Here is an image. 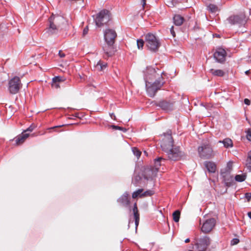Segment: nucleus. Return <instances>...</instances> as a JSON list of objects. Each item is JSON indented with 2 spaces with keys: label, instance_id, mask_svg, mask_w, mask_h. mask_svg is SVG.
<instances>
[{
  "label": "nucleus",
  "instance_id": "nucleus-1",
  "mask_svg": "<svg viewBox=\"0 0 251 251\" xmlns=\"http://www.w3.org/2000/svg\"><path fill=\"white\" fill-rule=\"evenodd\" d=\"M170 130L164 133V138L162 139L161 147L168 155L170 160L177 161L185 156L184 152L181 151L179 147L173 148L174 141Z\"/></svg>",
  "mask_w": 251,
  "mask_h": 251
},
{
  "label": "nucleus",
  "instance_id": "nucleus-2",
  "mask_svg": "<svg viewBox=\"0 0 251 251\" xmlns=\"http://www.w3.org/2000/svg\"><path fill=\"white\" fill-rule=\"evenodd\" d=\"M63 22L64 19L62 17L52 14L49 18L50 25L47 29V32L49 34H53L57 33L58 27Z\"/></svg>",
  "mask_w": 251,
  "mask_h": 251
},
{
  "label": "nucleus",
  "instance_id": "nucleus-3",
  "mask_svg": "<svg viewBox=\"0 0 251 251\" xmlns=\"http://www.w3.org/2000/svg\"><path fill=\"white\" fill-rule=\"evenodd\" d=\"M146 45L148 49L152 51H156L158 50L160 43L154 35L151 33H148L145 36Z\"/></svg>",
  "mask_w": 251,
  "mask_h": 251
},
{
  "label": "nucleus",
  "instance_id": "nucleus-4",
  "mask_svg": "<svg viewBox=\"0 0 251 251\" xmlns=\"http://www.w3.org/2000/svg\"><path fill=\"white\" fill-rule=\"evenodd\" d=\"M110 20L109 11L106 9L100 11L95 19L96 25L100 27L107 24Z\"/></svg>",
  "mask_w": 251,
  "mask_h": 251
},
{
  "label": "nucleus",
  "instance_id": "nucleus-5",
  "mask_svg": "<svg viewBox=\"0 0 251 251\" xmlns=\"http://www.w3.org/2000/svg\"><path fill=\"white\" fill-rule=\"evenodd\" d=\"M22 83L18 76H14L8 81V90L11 94L18 93L22 87Z\"/></svg>",
  "mask_w": 251,
  "mask_h": 251
},
{
  "label": "nucleus",
  "instance_id": "nucleus-6",
  "mask_svg": "<svg viewBox=\"0 0 251 251\" xmlns=\"http://www.w3.org/2000/svg\"><path fill=\"white\" fill-rule=\"evenodd\" d=\"M164 82L163 81L162 76L159 77L158 79L154 82L152 83L150 86L147 85V91L148 95L150 97H153L158 90H160L163 85Z\"/></svg>",
  "mask_w": 251,
  "mask_h": 251
},
{
  "label": "nucleus",
  "instance_id": "nucleus-7",
  "mask_svg": "<svg viewBox=\"0 0 251 251\" xmlns=\"http://www.w3.org/2000/svg\"><path fill=\"white\" fill-rule=\"evenodd\" d=\"M198 152L201 158L209 159L214 156L212 148L209 144H203L198 148Z\"/></svg>",
  "mask_w": 251,
  "mask_h": 251
},
{
  "label": "nucleus",
  "instance_id": "nucleus-8",
  "mask_svg": "<svg viewBox=\"0 0 251 251\" xmlns=\"http://www.w3.org/2000/svg\"><path fill=\"white\" fill-rule=\"evenodd\" d=\"M211 242V240L210 237L204 236L198 239L195 245L198 251H206Z\"/></svg>",
  "mask_w": 251,
  "mask_h": 251
},
{
  "label": "nucleus",
  "instance_id": "nucleus-9",
  "mask_svg": "<svg viewBox=\"0 0 251 251\" xmlns=\"http://www.w3.org/2000/svg\"><path fill=\"white\" fill-rule=\"evenodd\" d=\"M227 22L232 25H237L239 26L244 25L247 22L246 17L244 14L232 15L228 17Z\"/></svg>",
  "mask_w": 251,
  "mask_h": 251
},
{
  "label": "nucleus",
  "instance_id": "nucleus-10",
  "mask_svg": "<svg viewBox=\"0 0 251 251\" xmlns=\"http://www.w3.org/2000/svg\"><path fill=\"white\" fill-rule=\"evenodd\" d=\"M116 37L117 33L113 29H107L104 32V40L107 44L113 45Z\"/></svg>",
  "mask_w": 251,
  "mask_h": 251
},
{
  "label": "nucleus",
  "instance_id": "nucleus-11",
  "mask_svg": "<svg viewBox=\"0 0 251 251\" xmlns=\"http://www.w3.org/2000/svg\"><path fill=\"white\" fill-rule=\"evenodd\" d=\"M232 162L229 161L227 163L225 170L221 172V175L227 185L228 183H230V181L232 180V177L230 176V173L232 169Z\"/></svg>",
  "mask_w": 251,
  "mask_h": 251
},
{
  "label": "nucleus",
  "instance_id": "nucleus-12",
  "mask_svg": "<svg viewBox=\"0 0 251 251\" xmlns=\"http://www.w3.org/2000/svg\"><path fill=\"white\" fill-rule=\"evenodd\" d=\"M157 172L156 169H154L152 166H150L145 168L143 176L144 178L147 180H152L156 176Z\"/></svg>",
  "mask_w": 251,
  "mask_h": 251
},
{
  "label": "nucleus",
  "instance_id": "nucleus-13",
  "mask_svg": "<svg viewBox=\"0 0 251 251\" xmlns=\"http://www.w3.org/2000/svg\"><path fill=\"white\" fill-rule=\"evenodd\" d=\"M216 224L215 220L214 218H210L206 220L203 224L201 230L204 233L210 232Z\"/></svg>",
  "mask_w": 251,
  "mask_h": 251
},
{
  "label": "nucleus",
  "instance_id": "nucleus-14",
  "mask_svg": "<svg viewBox=\"0 0 251 251\" xmlns=\"http://www.w3.org/2000/svg\"><path fill=\"white\" fill-rule=\"evenodd\" d=\"M214 58L219 63H223L226 60V51L222 48L217 49L214 53Z\"/></svg>",
  "mask_w": 251,
  "mask_h": 251
},
{
  "label": "nucleus",
  "instance_id": "nucleus-15",
  "mask_svg": "<svg viewBox=\"0 0 251 251\" xmlns=\"http://www.w3.org/2000/svg\"><path fill=\"white\" fill-rule=\"evenodd\" d=\"M104 51V57L107 58L112 56L115 52V50L114 48L113 45H110L106 43L103 47Z\"/></svg>",
  "mask_w": 251,
  "mask_h": 251
},
{
  "label": "nucleus",
  "instance_id": "nucleus-16",
  "mask_svg": "<svg viewBox=\"0 0 251 251\" xmlns=\"http://www.w3.org/2000/svg\"><path fill=\"white\" fill-rule=\"evenodd\" d=\"M157 75V73L154 68L151 67H148L146 69V71L145 72V76L146 79H152L153 78H156ZM157 75L159 76V74H157Z\"/></svg>",
  "mask_w": 251,
  "mask_h": 251
},
{
  "label": "nucleus",
  "instance_id": "nucleus-17",
  "mask_svg": "<svg viewBox=\"0 0 251 251\" xmlns=\"http://www.w3.org/2000/svg\"><path fill=\"white\" fill-rule=\"evenodd\" d=\"M28 136L29 133L23 132L22 134L15 137L14 140L17 145H20L25 141Z\"/></svg>",
  "mask_w": 251,
  "mask_h": 251
},
{
  "label": "nucleus",
  "instance_id": "nucleus-18",
  "mask_svg": "<svg viewBox=\"0 0 251 251\" xmlns=\"http://www.w3.org/2000/svg\"><path fill=\"white\" fill-rule=\"evenodd\" d=\"M118 201L124 206H128L130 203V200L128 198V193L127 192L124 193V194L118 200Z\"/></svg>",
  "mask_w": 251,
  "mask_h": 251
},
{
  "label": "nucleus",
  "instance_id": "nucleus-19",
  "mask_svg": "<svg viewBox=\"0 0 251 251\" xmlns=\"http://www.w3.org/2000/svg\"><path fill=\"white\" fill-rule=\"evenodd\" d=\"M132 211L133 213L134 219L135 220V224L136 226V228H137L139 223L140 214L139 211L138 210L137 203L136 202L134 204Z\"/></svg>",
  "mask_w": 251,
  "mask_h": 251
},
{
  "label": "nucleus",
  "instance_id": "nucleus-20",
  "mask_svg": "<svg viewBox=\"0 0 251 251\" xmlns=\"http://www.w3.org/2000/svg\"><path fill=\"white\" fill-rule=\"evenodd\" d=\"M173 103L166 100L159 101L157 105L163 110H171L172 108Z\"/></svg>",
  "mask_w": 251,
  "mask_h": 251
},
{
  "label": "nucleus",
  "instance_id": "nucleus-21",
  "mask_svg": "<svg viewBox=\"0 0 251 251\" xmlns=\"http://www.w3.org/2000/svg\"><path fill=\"white\" fill-rule=\"evenodd\" d=\"M205 168L210 173H215L216 170V164L211 161H205L204 163Z\"/></svg>",
  "mask_w": 251,
  "mask_h": 251
},
{
  "label": "nucleus",
  "instance_id": "nucleus-22",
  "mask_svg": "<svg viewBox=\"0 0 251 251\" xmlns=\"http://www.w3.org/2000/svg\"><path fill=\"white\" fill-rule=\"evenodd\" d=\"M165 159L160 157L154 159V166H152L154 169H156L157 171L158 172L160 166L163 164V163L165 162Z\"/></svg>",
  "mask_w": 251,
  "mask_h": 251
},
{
  "label": "nucleus",
  "instance_id": "nucleus-23",
  "mask_svg": "<svg viewBox=\"0 0 251 251\" xmlns=\"http://www.w3.org/2000/svg\"><path fill=\"white\" fill-rule=\"evenodd\" d=\"M174 24L176 26H180L182 25L184 21V18L180 15H175L173 18Z\"/></svg>",
  "mask_w": 251,
  "mask_h": 251
},
{
  "label": "nucleus",
  "instance_id": "nucleus-24",
  "mask_svg": "<svg viewBox=\"0 0 251 251\" xmlns=\"http://www.w3.org/2000/svg\"><path fill=\"white\" fill-rule=\"evenodd\" d=\"M219 143H223L225 148H231L233 147V142L231 139L226 138L223 141H219Z\"/></svg>",
  "mask_w": 251,
  "mask_h": 251
},
{
  "label": "nucleus",
  "instance_id": "nucleus-25",
  "mask_svg": "<svg viewBox=\"0 0 251 251\" xmlns=\"http://www.w3.org/2000/svg\"><path fill=\"white\" fill-rule=\"evenodd\" d=\"M210 73L215 76H223L225 75V73L222 70H215L211 69L210 70Z\"/></svg>",
  "mask_w": 251,
  "mask_h": 251
},
{
  "label": "nucleus",
  "instance_id": "nucleus-26",
  "mask_svg": "<svg viewBox=\"0 0 251 251\" xmlns=\"http://www.w3.org/2000/svg\"><path fill=\"white\" fill-rule=\"evenodd\" d=\"M107 67V63L102 62L100 60L98 61L95 65V68L99 71H103Z\"/></svg>",
  "mask_w": 251,
  "mask_h": 251
},
{
  "label": "nucleus",
  "instance_id": "nucleus-27",
  "mask_svg": "<svg viewBox=\"0 0 251 251\" xmlns=\"http://www.w3.org/2000/svg\"><path fill=\"white\" fill-rule=\"evenodd\" d=\"M207 9L212 13H216L219 10L218 7L213 4H209L207 7Z\"/></svg>",
  "mask_w": 251,
  "mask_h": 251
},
{
  "label": "nucleus",
  "instance_id": "nucleus-28",
  "mask_svg": "<svg viewBox=\"0 0 251 251\" xmlns=\"http://www.w3.org/2000/svg\"><path fill=\"white\" fill-rule=\"evenodd\" d=\"M180 215V211L178 210L175 211L173 213L174 221L177 223L179 221Z\"/></svg>",
  "mask_w": 251,
  "mask_h": 251
},
{
  "label": "nucleus",
  "instance_id": "nucleus-29",
  "mask_svg": "<svg viewBox=\"0 0 251 251\" xmlns=\"http://www.w3.org/2000/svg\"><path fill=\"white\" fill-rule=\"evenodd\" d=\"M143 192V189H139L137 190V191L134 192L132 194V197L133 199H135L137 198L138 197H139L140 198H142V194Z\"/></svg>",
  "mask_w": 251,
  "mask_h": 251
},
{
  "label": "nucleus",
  "instance_id": "nucleus-30",
  "mask_svg": "<svg viewBox=\"0 0 251 251\" xmlns=\"http://www.w3.org/2000/svg\"><path fill=\"white\" fill-rule=\"evenodd\" d=\"M246 176L245 175H237L235 176V179L238 182H242L246 179Z\"/></svg>",
  "mask_w": 251,
  "mask_h": 251
},
{
  "label": "nucleus",
  "instance_id": "nucleus-31",
  "mask_svg": "<svg viewBox=\"0 0 251 251\" xmlns=\"http://www.w3.org/2000/svg\"><path fill=\"white\" fill-rule=\"evenodd\" d=\"M141 179V177L139 175H136L134 176V179L132 180V182L136 186L139 185L140 181Z\"/></svg>",
  "mask_w": 251,
  "mask_h": 251
},
{
  "label": "nucleus",
  "instance_id": "nucleus-32",
  "mask_svg": "<svg viewBox=\"0 0 251 251\" xmlns=\"http://www.w3.org/2000/svg\"><path fill=\"white\" fill-rule=\"evenodd\" d=\"M154 194V192L152 190H148L146 191L145 192H143L142 194V198L146 197H149L151 196Z\"/></svg>",
  "mask_w": 251,
  "mask_h": 251
},
{
  "label": "nucleus",
  "instance_id": "nucleus-33",
  "mask_svg": "<svg viewBox=\"0 0 251 251\" xmlns=\"http://www.w3.org/2000/svg\"><path fill=\"white\" fill-rule=\"evenodd\" d=\"M132 151L133 154L138 158L140 157L141 152L135 147L132 148Z\"/></svg>",
  "mask_w": 251,
  "mask_h": 251
},
{
  "label": "nucleus",
  "instance_id": "nucleus-34",
  "mask_svg": "<svg viewBox=\"0 0 251 251\" xmlns=\"http://www.w3.org/2000/svg\"><path fill=\"white\" fill-rule=\"evenodd\" d=\"M51 87L54 89H58L60 87V83L57 81H54L53 79H52Z\"/></svg>",
  "mask_w": 251,
  "mask_h": 251
},
{
  "label": "nucleus",
  "instance_id": "nucleus-35",
  "mask_svg": "<svg viewBox=\"0 0 251 251\" xmlns=\"http://www.w3.org/2000/svg\"><path fill=\"white\" fill-rule=\"evenodd\" d=\"M144 41L143 39H138L137 40V45L139 49H142L144 46Z\"/></svg>",
  "mask_w": 251,
  "mask_h": 251
},
{
  "label": "nucleus",
  "instance_id": "nucleus-36",
  "mask_svg": "<svg viewBox=\"0 0 251 251\" xmlns=\"http://www.w3.org/2000/svg\"><path fill=\"white\" fill-rule=\"evenodd\" d=\"M112 127L114 129H119V130H122L124 132L126 131V129L125 128H124V127H122L121 126H118L113 125V126H112Z\"/></svg>",
  "mask_w": 251,
  "mask_h": 251
},
{
  "label": "nucleus",
  "instance_id": "nucleus-37",
  "mask_svg": "<svg viewBox=\"0 0 251 251\" xmlns=\"http://www.w3.org/2000/svg\"><path fill=\"white\" fill-rule=\"evenodd\" d=\"M246 133H247V134H246L247 139L249 141H251V128H249L247 130Z\"/></svg>",
  "mask_w": 251,
  "mask_h": 251
},
{
  "label": "nucleus",
  "instance_id": "nucleus-38",
  "mask_svg": "<svg viewBox=\"0 0 251 251\" xmlns=\"http://www.w3.org/2000/svg\"><path fill=\"white\" fill-rule=\"evenodd\" d=\"M54 81H57L59 83L62 82L64 81L63 78L61 76H57L53 77L52 78Z\"/></svg>",
  "mask_w": 251,
  "mask_h": 251
},
{
  "label": "nucleus",
  "instance_id": "nucleus-39",
  "mask_svg": "<svg viewBox=\"0 0 251 251\" xmlns=\"http://www.w3.org/2000/svg\"><path fill=\"white\" fill-rule=\"evenodd\" d=\"M246 166L250 171H251V159L250 160L249 158L247 159Z\"/></svg>",
  "mask_w": 251,
  "mask_h": 251
},
{
  "label": "nucleus",
  "instance_id": "nucleus-40",
  "mask_svg": "<svg viewBox=\"0 0 251 251\" xmlns=\"http://www.w3.org/2000/svg\"><path fill=\"white\" fill-rule=\"evenodd\" d=\"M239 242V240L237 238H234L231 241V245H235L237 244Z\"/></svg>",
  "mask_w": 251,
  "mask_h": 251
},
{
  "label": "nucleus",
  "instance_id": "nucleus-41",
  "mask_svg": "<svg viewBox=\"0 0 251 251\" xmlns=\"http://www.w3.org/2000/svg\"><path fill=\"white\" fill-rule=\"evenodd\" d=\"M35 128V126L33 125H31L29 127H28L25 130L24 132H25L26 133L27 131L31 132Z\"/></svg>",
  "mask_w": 251,
  "mask_h": 251
},
{
  "label": "nucleus",
  "instance_id": "nucleus-42",
  "mask_svg": "<svg viewBox=\"0 0 251 251\" xmlns=\"http://www.w3.org/2000/svg\"><path fill=\"white\" fill-rule=\"evenodd\" d=\"M88 27L86 26L83 29V35L85 36V35H86L88 33Z\"/></svg>",
  "mask_w": 251,
  "mask_h": 251
},
{
  "label": "nucleus",
  "instance_id": "nucleus-43",
  "mask_svg": "<svg viewBox=\"0 0 251 251\" xmlns=\"http://www.w3.org/2000/svg\"><path fill=\"white\" fill-rule=\"evenodd\" d=\"M170 32H171V34L173 35V37H175L176 36V33H175V32L174 30V26H172L171 27V28H170Z\"/></svg>",
  "mask_w": 251,
  "mask_h": 251
},
{
  "label": "nucleus",
  "instance_id": "nucleus-44",
  "mask_svg": "<svg viewBox=\"0 0 251 251\" xmlns=\"http://www.w3.org/2000/svg\"><path fill=\"white\" fill-rule=\"evenodd\" d=\"M245 197L248 200V201H250L251 198V193H247L245 194Z\"/></svg>",
  "mask_w": 251,
  "mask_h": 251
},
{
  "label": "nucleus",
  "instance_id": "nucleus-45",
  "mask_svg": "<svg viewBox=\"0 0 251 251\" xmlns=\"http://www.w3.org/2000/svg\"><path fill=\"white\" fill-rule=\"evenodd\" d=\"M244 103H245L246 104H247V105H250V104L251 102H250V100L249 99H245L244 100Z\"/></svg>",
  "mask_w": 251,
  "mask_h": 251
},
{
  "label": "nucleus",
  "instance_id": "nucleus-46",
  "mask_svg": "<svg viewBox=\"0 0 251 251\" xmlns=\"http://www.w3.org/2000/svg\"><path fill=\"white\" fill-rule=\"evenodd\" d=\"M110 116L111 118L112 119H113V120H116V116L115 115V114H114L113 113H110Z\"/></svg>",
  "mask_w": 251,
  "mask_h": 251
},
{
  "label": "nucleus",
  "instance_id": "nucleus-47",
  "mask_svg": "<svg viewBox=\"0 0 251 251\" xmlns=\"http://www.w3.org/2000/svg\"><path fill=\"white\" fill-rule=\"evenodd\" d=\"M59 55L61 57H64L65 56V54L63 52H62L61 51H59Z\"/></svg>",
  "mask_w": 251,
  "mask_h": 251
},
{
  "label": "nucleus",
  "instance_id": "nucleus-48",
  "mask_svg": "<svg viewBox=\"0 0 251 251\" xmlns=\"http://www.w3.org/2000/svg\"><path fill=\"white\" fill-rule=\"evenodd\" d=\"M146 0H142V6H143V8H144L145 5L146 4Z\"/></svg>",
  "mask_w": 251,
  "mask_h": 251
},
{
  "label": "nucleus",
  "instance_id": "nucleus-49",
  "mask_svg": "<svg viewBox=\"0 0 251 251\" xmlns=\"http://www.w3.org/2000/svg\"><path fill=\"white\" fill-rule=\"evenodd\" d=\"M247 158H249L250 160L251 159V151L248 152Z\"/></svg>",
  "mask_w": 251,
  "mask_h": 251
},
{
  "label": "nucleus",
  "instance_id": "nucleus-50",
  "mask_svg": "<svg viewBox=\"0 0 251 251\" xmlns=\"http://www.w3.org/2000/svg\"><path fill=\"white\" fill-rule=\"evenodd\" d=\"M53 126V127H50V128H48V129H49V130H50V129H54V128H55L60 127H61V126Z\"/></svg>",
  "mask_w": 251,
  "mask_h": 251
},
{
  "label": "nucleus",
  "instance_id": "nucleus-51",
  "mask_svg": "<svg viewBox=\"0 0 251 251\" xmlns=\"http://www.w3.org/2000/svg\"><path fill=\"white\" fill-rule=\"evenodd\" d=\"M250 73V70H248L247 71L245 72V74L247 75H248Z\"/></svg>",
  "mask_w": 251,
  "mask_h": 251
},
{
  "label": "nucleus",
  "instance_id": "nucleus-52",
  "mask_svg": "<svg viewBox=\"0 0 251 251\" xmlns=\"http://www.w3.org/2000/svg\"><path fill=\"white\" fill-rule=\"evenodd\" d=\"M248 215L250 219H251V212H249L248 213Z\"/></svg>",
  "mask_w": 251,
  "mask_h": 251
},
{
  "label": "nucleus",
  "instance_id": "nucleus-53",
  "mask_svg": "<svg viewBox=\"0 0 251 251\" xmlns=\"http://www.w3.org/2000/svg\"><path fill=\"white\" fill-rule=\"evenodd\" d=\"M190 242V239L189 238H187L185 240V243H188Z\"/></svg>",
  "mask_w": 251,
  "mask_h": 251
}]
</instances>
